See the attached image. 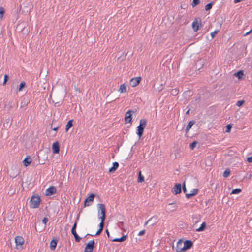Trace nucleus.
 Here are the masks:
<instances>
[{
    "label": "nucleus",
    "instance_id": "nucleus-1",
    "mask_svg": "<svg viewBox=\"0 0 252 252\" xmlns=\"http://www.w3.org/2000/svg\"><path fill=\"white\" fill-rule=\"evenodd\" d=\"M41 199L40 196L37 194H34L31 197L29 202L30 206L31 208H38L41 203Z\"/></svg>",
    "mask_w": 252,
    "mask_h": 252
},
{
    "label": "nucleus",
    "instance_id": "nucleus-2",
    "mask_svg": "<svg viewBox=\"0 0 252 252\" xmlns=\"http://www.w3.org/2000/svg\"><path fill=\"white\" fill-rule=\"evenodd\" d=\"M98 216L99 219H106V209L105 204H98Z\"/></svg>",
    "mask_w": 252,
    "mask_h": 252
},
{
    "label": "nucleus",
    "instance_id": "nucleus-3",
    "mask_svg": "<svg viewBox=\"0 0 252 252\" xmlns=\"http://www.w3.org/2000/svg\"><path fill=\"white\" fill-rule=\"evenodd\" d=\"M79 214L78 215L76 220L72 227V229L71 230V232L72 234L73 235L74 237V239L75 242H79L81 239V238L79 236L78 234L76 232V228H77V221L79 220Z\"/></svg>",
    "mask_w": 252,
    "mask_h": 252
},
{
    "label": "nucleus",
    "instance_id": "nucleus-4",
    "mask_svg": "<svg viewBox=\"0 0 252 252\" xmlns=\"http://www.w3.org/2000/svg\"><path fill=\"white\" fill-rule=\"evenodd\" d=\"M202 27L201 19L200 18H195L192 23V28L195 32H197Z\"/></svg>",
    "mask_w": 252,
    "mask_h": 252
},
{
    "label": "nucleus",
    "instance_id": "nucleus-5",
    "mask_svg": "<svg viewBox=\"0 0 252 252\" xmlns=\"http://www.w3.org/2000/svg\"><path fill=\"white\" fill-rule=\"evenodd\" d=\"M95 247V243L94 240H92L86 244L84 252H93Z\"/></svg>",
    "mask_w": 252,
    "mask_h": 252
},
{
    "label": "nucleus",
    "instance_id": "nucleus-6",
    "mask_svg": "<svg viewBox=\"0 0 252 252\" xmlns=\"http://www.w3.org/2000/svg\"><path fill=\"white\" fill-rule=\"evenodd\" d=\"M96 194L92 193L85 199L84 202V207L91 205L94 201Z\"/></svg>",
    "mask_w": 252,
    "mask_h": 252
},
{
    "label": "nucleus",
    "instance_id": "nucleus-7",
    "mask_svg": "<svg viewBox=\"0 0 252 252\" xmlns=\"http://www.w3.org/2000/svg\"><path fill=\"white\" fill-rule=\"evenodd\" d=\"M134 111L133 110L130 109L127 111L125 114V124L127 123H132V114L134 113Z\"/></svg>",
    "mask_w": 252,
    "mask_h": 252
},
{
    "label": "nucleus",
    "instance_id": "nucleus-8",
    "mask_svg": "<svg viewBox=\"0 0 252 252\" xmlns=\"http://www.w3.org/2000/svg\"><path fill=\"white\" fill-rule=\"evenodd\" d=\"M205 63V60L203 58H200L195 63L193 67V70H200L204 66Z\"/></svg>",
    "mask_w": 252,
    "mask_h": 252
},
{
    "label": "nucleus",
    "instance_id": "nucleus-9",
    "mask_svg": "<svg viewBox=\"0 0 252 252\" xmlns=\"http://www.w3.org/2000/svg\"><path fill=\"white\" fill-rule=\"evenodd\" d=\"M26 25H27V24L25 22H21V23L18 24L17 26V29L20 30L21 32H22V33L25 35H28L29 32V29H27L26 32H24V31L25 30V29H26Z\"/></svg>",
    "mask_w": 252,
    "mask_h": 252
},
{
    "label": "nucleus",
    "instance_id": "nucleus-10",
    "mask_svg": "<svg viewBox=\"0 0 252 252\" xmlns=\"http://www.w3.org/2000/svg\"><path fill=\"white\" fill-rule=\"evenodd\" d=\"M171 192L174 195L180 194L182 192V185L181 183H175Z\"/></svg>",
    "mask_w": 252,
    "mask_h": 252
},
{
    "label": "nucleus",
    "instance_id": "nucleus-11",
    "mask_svg": "<svg viewBox=\"0 0 252 252\" xmlns=\"http://www.w3.org/2000/svg\"><path fill=\"white\" fill-rule=\"evenodd\" d=\"M15 242L17 249H19L18 247H20V248H22V245L24 243V239L22 236H17L15 238Z\"/></svg>",
    "mask_w": 252,
    "mask_h": 252
},
{
    "label": "nucleus",
    "instance_id": "nucleus-12",
    "mask_svg": "<svg viewBox=\"0 0 252 252\" xmlns=\"http://www.w3.org/2000/svg\"><path fill=\"white\" fill-rule=\"evenodd\" d=\"M57 192V189L55 186H50L45 191V195L49 196L55 194Z\"/></svg>",
    "mask_w": 252,
    "mask_h": 252
},
{
    "label": "nucleus",
    "instance_id": "nucleus-13",
    "mask_svg": "<svg viewBox=\"0 0 252 252\" xmlns=\"http://www.w3.org/2000/svg\"><path fill=\"white\" fill-rule=\"evenodd\" d=\"M142 80L141 77H133L130 81V85L132 87L137 86L140 83Z\"/></svg>",
    "mask_w": 252,
    "mask_h": 252
},
{
    "label": "nucleus",
    "instance_id": "nucleus-14",
    "mask_svg": "<svg viewBox=\"0 0 252 252\" xmlns=\"http://www.w3.org/2000/svg\"><path fill=\"white\" fill-rule=\"evenodd\" d=\"M193 246V242L190 240H186L184 241V249L185 252Z\"/></svg>",
    "mask_w": 252,
    "mask_h": 252
},
{
    "label": "nucleus",
    "instance_id": "nucleus-15",
    "mask_svg": "<svg viewBox=\"0 0 252 252\" xmlns=\"http://www.w3.org/2000/svg\"><path fill=\"white\" fill-rule=\"evenodd\" d=\"M52 150L53 154H59L60 150V145L59 141L54 142L52 146Z\"/></svg>",
    "mask_w": 252,
    "mask_h": 252
},
{
    "label": "nucleus",
    "instance_id": "nucleus-16",
    "mask_svg": "<svg viewBox=\"0 0 252 252\" xmlns=\"http://www.w3.org/2000/svg\"><path fill=\"white\" fill-rule=\"evenodd\" d=\"M184 249V241L182 239H180L177 243L176 247V251L177 252H185Z\"/></svg>",
    "mask_w": 252,
    "mask_h": 252
},
{
    "label": "nucleus",
    "instance_id": "nucleus-17",
    "mask_svg": "<svg viewBox=\"0 0 252 252\" xmlns=\"http://www.w3.org/2000/svg\"><path fill=\"white\" fill-rule=\"evenodd\" d=\"M59 239L57 237H54L50 243V248L51 250H55L56 248Z\"/></svg>",
    "mask_w": 252,
    "mask_h": 252
},
{
    "label": "nucleus",
    "instance_id": "nucleus-18",
    "mask_svg": "<svg viewBox=\"0 0 252 252\" xmlns=\"http://www.w3.org/2000/svg\"><path fill=\"white\" fill-rule=\"evenodd\" d=\"M195 124V121L194 120H191L188 123L186 126V129H185V136L186 137H188V133L189 132V130L191 128L192 126Z\"/></svg>",
    "mask_w": 252,
    "mask_h": 252
},
{
    "label": "nucleus",
    "instance_id": "nucleus-19",
    "mask_svg": "<svg viewBox=\"0 0 252 252\" xmlns=\"http://www.w3.org/2000/svg\"><path fill=\"white\" fill-rule=\"evenodd\" d=\"M55 101L53 100V102L55 103V106H60L63 101V97L59 98L58 95H57L54 98Z\"/></svg>",
    "mask_w": 252,
    "mask_h": 252
},
{
    "label": "nucleus",
    "instance_id": "nucleus-20",
    "mask_svg": "<svg viewBox=\"0 0 252 252\" xmlns=\"http://www.w3.org/2000/svg\"><path fill=\"white\" fill-rule=\"evenodd\" d=\"M32 162V158L29 155H27L23 161V165L25 167L29 166Z\"/></svg>",
    "mask_w": 252,
    "mask_h": 252
},
{
    "label": "nucleus",
    "instance_id": "nucleus-21",
    "mask_svg": "<svg viewBox=\"0 0 252 252\" xmlns=\"http://www.w3.org/2000/svg\"><path fill=\"white\" fill-rule=\"evenodd\" d=\"M233 75L236 77H237L239 80H241L244 79L245 74L243 70H240L235 72Z\"/></svg>",
    "mask_w": 252,
    "mask_h": 252
},
{
    "label": "nucleus",
    "instance_id": "nucleus-22",
    "mask_svg": "<svg viewBox=\"0 0 252 252\" xmlns=\"http://www.w3.org/2000/svg\"><path fill=\"white\" fill-rule=\"evenodd\" d=\"M199 189H193V190L191 191V193H188L186 194V197L187 199H190L191 197L195 196L198 192Z\"/></svg>",
    "mask_w": 252,
    "mask_h": 252
},
{
    "label": "nucleus",
    "instance_id": "nucleus-23",
    "mask_svg": "<svg viewBox=\"0 0 252 252\" xmlns=\"http://www.w3.org/2000/svg\"><path fill=\"white\" fill-rule=\"evenodd\" d=\"M144 128L141 127V126H138L136 129V134L139 137V139H140L141 137L143 136L144 131Z\"/></svg>",
    "mask_w": 252,
    "mask_h": 252
},
{
    "label": "nucleus",
    "instance_id": "nucleus-24",
    "mask_svg": "<svg viewBox=\"0 0 252 252\" xmlns=\"http://www.w3.org/2000/svg\"><path fill=\"white\" fill-rule=\"evenodd\" d=\"M127 238V235H123L121 237L119 238H115L113 239H111V241L113 242H122L125 241Z\"/></svg>",
    "mask_w": 252,
    "mask_h": 252
},
{
    "label": "nucleus",
    "instance_id": "nucleus-25",
    "mask_svg": "<svg viewBox=\"0 0 252 252\" xmlns=\"http://www.w3.org/2000/svg\"><path fill=\"white\" fill-rule=\"evenodd\" d=\"M73 119L69 120L65 126V131L67 132L69 129L73 126Z\"/></svg>",
    "mask_w": 252,
    "mask_h": 252
},
{
    "label": "nucleus",
    "instance_id": "nucleus-26",
    "mask_svg": "<svg viewBox=\"0 0 252 252\" xmlns=\"http://www.w3.org/2000/svg\"><path fill=\"white\" fill-rule=\"evenodd\" d=\"M119 163L117 162H114L113 163V166L110 167L109 169V172L110 173L114 172L118 168Z\"/></svg>",
    "mask_w": 252,
    "mask_h": 252
},
{
    "label": "nucleus",
    "instance_id": "nucleus-27",
    "mask_svg": "<svg viewBox=\"0 0 252 252\" xmlns=\"http://www.w3.org/2000/svg\"><path fill=\"white\" fill-rule=\"evenodd\" d=\"M168 206H172L170 208H168L169 211L171 212L176 211L178 209V206L175 203H170Z\"/></svg>",
    "mask_w": 252,
    "mask_h": 252
},
{
    "label": "nucleus",
    "instance_id": "nucleus-28",
    "mask_svg": "<svg viewBox=\"0 0 252 252\" xmlns=\"http://www.w3.org/2000/svg\"><path fill=\"white\" fill-rule=\"evenodd\" d=\"M119 91L121 93H126L127 92L126 85L125 83L121 84L119 89Z\"/></svg>",
    "mask_w": 252,
    "mask_h": 252
},
{
    "label": "nucleus",
    "instance_id": "nucleus-29",
    "mask_svg": "<svg viewBox=\"0 0 252 252\" xmlns=\"http://www.w3.org/2000/svg\"><path fill=\"white\" fill-rule=\"evenodd\" d=\"M14 105V103L13 100L9 102L8 104H5V108L7 109V111L10 110V109L13 107Z\"/></svg>",
    "mask_w": 252,
    "mask_h": 252
},
{
    "label": "nucleus",
    "instance_id": "nucleus-30",
    "mask_svg": "<svg viewBox=\"0 0 252 252\" xmlns=\"http://www.w3.org/2000/svg\"><path fill=\"white\" fill-rule=\"evenodd\" d=\"M206 227V222H203L200 225V226L196 229V231L197 232H201V231H203L204 230H205V228Z\"/></svg>",
    "mask_w": 252,
    "mask_h": 252
},
{
    "label": "nucleus",
    "instance_id": "nucleus-31",
    "mask_svg": "<svg viewBox=\"0 0 252 252\" xmlns=\"http://www.w3.org/2000/svg\"><path fill=\"white\" fill-rule=\"evenodd\" d=\"M137 182L138 183H142L144 182V177L142 175L141 171L138 172Z\"/></svg>",
    "mask_w": 252,
    "mask_h": 252
},
{
    "label": "nucleus",
    "instance_id": "nucleus-32",
    "mask_svg": "<svg viewBox=\"0 0 252 252\" xmlns=\"http://www.w3.org/2000/svg\"><path fill=\"white\" fill-rule=\"evenodd\" d=\"M147 121L146 119H142L140 120L139 126H141L145 128L147 125Z\"/></svg>",
    "mask_w": 252,
    "mask_h": 252
},
{
    "label": "nucleus",
    "instance_id": "nucleus-33",
    "mask_svg": "<svg viewBox=\"0 0 252 252\" xmlns=\"http://www.w3.org/2000/svg\"><path fill=\"white\" fill-rule=\"evenodd\" d=\"M26 87V83L25 81H22L18 87L19 92H21L23 89Z\"/></svg>",
    "mask_w": 252,
    "mask_h": 252
},
{
    "label": "nucleus",
    "instance_id": "nucleus-34",
    "mask_svg": "<svg viewBox=\"0 0 252 252\" xmlns=\"http://www.w3.org/2000/svg\"><path fill=\"white\" fill-rule=\"evenodd\" d=\"M40 225H41V223H39V226H38V228H36V226H35V230L36 231H38L39 232H42L45 230V228L46 227V226H45V225L40 226Z\"/></svg>",
    "mask_w": 252,
    "mask_h": 252
},
{
    "label": "nucleus",
    "instance_id": "nucleus-35",
    "mask_svg": "<svg viewBox=\"0 0 252 252\" xmlns=\"http://www.w3.org/2000/svg\"><path fill=\"white\" fill-rule=\"evenodd\" d=\"M213 4H214V2H213V1H211V2L207 3L205 6V10L208 11H209L210 10H211L212 8Z\"/></svg>",
    "mask_w": 252,
    "mask_h": 252
},
{
    "label": "nucleus",
    "instance_id": "nucleus-36",
    "mask_svg": "<svg viewBox=\"0 0 252 252\" xmlns=\"http://www.w3.org/2000/svg\"><path fill=\"white\" fill-rule=\"evenodd\" d=\"M192 219L193 222L197 223L200 220V215H193L192 217Z\"/></svg>",
    "mask_w": 252,
    "mask_h": 252
},
{
    "label": "nucleus",
    "instance_id": "nucleus-37",
    "mask_svg": "<svg viewBox=\"0 0 252 252\" xmlns=\"http://www.w3.org/2000/svg\"><path fill=\"white\" fill-rule=\"evenodd\" d=\"M170 92L171 95L173 96H176L179 94V89L177 88L171 89Z\"/></svg>",
    "mask_w": 252,
    "mask_h": 252
},
{
    "label": "nucleus",
    "instance_id": "nucleus-38",
    "mask_svg": "<svg viewBox=\"0 0 252 252\" xmlns=\"http://www.w3.org/2000/svg\"><path fill=\"white\" fill-rule=\"evenodd\" d=\"M100 220V223L99 224V229L103 230L105 225V220L106 219H99Z\"/></svg>",
    "mask_w": 252,
    "mask_h": 252
},
{
    "label": "nucleus",
    "instance_id": "nucleus-39",
    "mask_svg": "<svg viewBox=\"0 0 252 252\" xmlns=\"http://www.w3.org/2000/svg\"><path fill=\"white\" fill-rule=\"evenodd\" d=\"M232 126H233V124H229L227 125L225 127V132L227 133H229L231 130V128H232Z\"/></svg>",
    "mask_w": 252,
    "mask_h": 252
},
{
    "label": "nucleus",
    "instance_id": "nucleus-40",
    "mask_svg": "<svg viewBox=\"0 0 252 252\" xmlns=\"http://www.w3.org/2000/svg\"><path fill=\"white\" fill-rule=\"evenodd\" d=\"M230 173H231L230 170L229 168H227L224 171V172L223 173V176L224 178H227V177H228L230 175Z\"/></svg>",
    "mask_w": 252,
    "mask_h": 252
},
{
    "label": "nucleus",
    "instance_id": "nucleus-41",
    "mask_svg": "<svg viewBox=\"0 0 252 252\" xmlns=\"http://www.w3.org/2000/svg\"><path fill=\"white\" fill-rule=\"evenodd\" d=\"M242 189L240 188H236L233 189L231 191V194H239L241 192Z\"/></svg>",
    "mask_w": 252,
    "mask_h": 252
},
{
    "label": "nucleus",
    "instance_id": "nucleus-42",
    "mask_svg": "<svg viewBox=\"0 0 252 252\" xmlns=\"http://www.w3.org/2000/svg\"><path fill=\"white\" fill-rule=\"evenodd\" d=\"M198 143V141H193L192 143L189 144V148L191 150H193L196 146L197 144Z\"/></svg>",
    "mask_w": 252,
    "mask_h": 252
},
{
    "label": "nucleus",
    "instance_id": "nucleus-43",
    "mask_svg": "<svg viewBox=\"0 0 252 252\" xmlns=\"http://www.w3.org/2000/svg\"><path fill=\"white\" fill-rule=\"evenodd\" d=\"M200 2V0H193L191 2V6L192 7H195L197 5H198Z\"/></svg>",
    "mask_w": 252,
    "mask_h": 252
},
{
    "label": "nucleus",
    "instance_id": "nucleus-44",
    "mask_svg": "<svg viewBox=\"0 0 252 252\" xmlns=\"http://www.w3.org/2000/svg\"><path fill=\"white\" fill-rule=\"evenodd\" d=\"M9 79V76L8 74H5L4 76V81L2 83L3 85H6L7 84V81Z\"/></svg>",
    "mask_w": 252,
    "mask_h": 252
},
{
    "label": "nucleus",
    "instance_id": "nucleus-45",
    "mask_svg": "<svg viewBox=\"0 0 252 252\" xmlns=\"http://www.w3.org/2000/svg\"><path fill=\"white\" fill-rule=\"evenodd\" d=\"M182 190H183V191L184 192V193H185V194H187V189L186 187L185 181H184L182 185Z\"/></svg>",
    "mask_w": 252,
    "mask_h": 252
},
{
    "label": "nucleus",
    "instance_id": "nucleus-46",
    "mask_svg": "<svg viewBox=\"0 0 252 252\" xmlns=\"http://www.w3.org/2000/svg\"><path fill=\"white\" fill-rule=\"evenodd\" d=\"M245 103V101L244 100H239L236 103L237 106L240 107L242 106Z\"/></svg>",
    "mask_w": 252,
    "mask_h": 252
},
{
    "label": "nucleus",
    "instance_id": "nucleus-47",
    "mask_svg": "<svg viewBox=\"0 0 252 252\" xmlns=\"http://www.w3.org/2000/svg\"><path fill=\"white\" fill-rule=\"evenodd\" d=\"M102 231H103V230H102V229H99H99H98V230L97 231L96 233L95 234H94V235H91V236H95L99 235H100V234H101V233H102ZM89 235H90V234H87V235H86L85 236V237L86 236Z\"/></svg>",
    "mask_w": 252,
    "mask_h": 252
},
{
    "label": "nucleus",
    "instance_id": "nucleus-48",
    "mask_svg": "<svg viewBox=\"0 0 252 252\" xmlns=\"http://www.w3.org/2000/svg\"><path fill=\"white\" fill-rule=\"evenodd\" d=\"M5 13V9L3 7H0V19H2Z\"/></svg>",
    "mask_w": 252,
    "mask_h": 252
},
{
    "label": "nucleus",
    "instance_id": "nucleus-49",
    "mask_svg": "<svg viewBox=\"0 0 252 252\" xmlns=\"http://www.w3.org/2000/svg\"><path fill=\"white\" fill-rule=\"evenodd\" d=\"M219 32V30H216L213 32L211 33V36L212 39H213L216 35V34Z\"/></svg>",
    "mask_w": 252,
    "mask_h": 252
},
{
    "label": "nucleus",
    "instance_id": "nucleus-50",
    "mask_svg": "<svg viewBox=\"0 0 252 252\" xmlns=\"http://www.w3.org/2000/svg\"><path fill=\"white\" fill-rule=\"evenodd\" d=\"M48 220H49L48 218L46 217H45L43 219L42 221V223L44 224V225L46 226V224H47V222L48 221Z\"/></svg>",
    "mask_w": 252,
    "mask_h": 252
},
{
    "label": "nucleus",
    "instance_id": "nucleus-51",
    "mask_svg": "<svg viewBox=\"0 0 252 252\" xmlns=\"http://www.w3.org/2000/svg\"><path fill=\"white\" fill-rule=\"evenodd\" d=\"M29 102H23V101H22L21 103V106H20V107L21 108H23V107H24L26 106H27Z\"/></svg>",
    "mask_w": 252,
    "mask_h": 252
},
{
    "label": "nucleus",
    "instance_id": "nucleus-52",
    "mask_svg": "<svg viewBox=\"0 0 252 252\" xmlns=\"http://www.w3.org/2000/svg\"><path fill=\"white\" fill-rule=\"evenodd\" d=\"M146 230L145 229L139 231L138 233L139 236H143L145 234Z\"/></svg>",
    "mask_w": 252,
    "mask_h": 252
},
{
    "label": "nucleus",
    "instance_id": "nucleus-53",
    "mask_svg": "<svg viewBox=\"0 0 252 252\" xmlns=\"http://www.w3.org/2000/svg\"><path fill=\"white\" fill-rule=\"evenodd\" d=\"M201 99V95L200 94H198L197 96L195 98V100L196 101H199V100Z\"/></svg>",
    "mask_w": 252,
    "mask_h": 252
},
{
    "label": "nucleus",
    "instance_id": "nucleus-54",
    "mask_svg": "<svg viewBox=\"0 0 252 252\" xmlns=\"http://www.w3.org/2000/svg\"><path fill=\"white\" fill-rule=\"evenodd\" d=\"M247 161L249 163H251V162H252V156L248 157L247 158Z\"/></svg>",
    "mask_w": 252,
    "mask_h": 252
},
{
    "label": "nucleus",
    "instance_id": "nucleus-55",
    "mask_svg": "<svg viewBox=\"0 0 252 252\" xmlns=\"http://www.w3.org/2000/svg\"><path fill=\"white\" fill-rule=\"evenodd\" d=\"M124 222H122V221L119 222L118 223V226L121 228V227L124 226Z\"/></svg>",
    "mask_w": 252,
    "mask_h": 252
},
{
    "label": "nucleus",
    "instance_id": "nucleus-56",
    "mask_svg": "<svg viewBox=\"0 0 252 252\" xmlns=\"http://www.w3.org/2000/svg\"><path fill=\"white\" fill-rule=\"evenodd\" d=\"M59 128H60V126H57V127L52 128V130L57 132L59 130Z\"/></svg>",
    "mask_w": 252,
    "mask_h": 252
},
{
    "label": "nucleus",
    "instance_id": "nucleus-57",
    "mask_svg": "<svg viewBox=\"0 0 252 252\" xmlns=\"http://www.w3.org/2000/svg\"><path fill=\"white\" fill-rule=\"evenodd\" d=\"M249 224L251 228H252V218L249 220Z\"/></svg>",
    "mask_w": 252,
    "mask_h": 252
},
{
    "label": "nucleus",
    "instance_id": "nucleus-58",
    "mask_svg": "<svg viewBox=\"0 0 252 252\" xmlns=\"http://www.w3.org/2000/svg\"><path fill=\"white\" fill-rule=\"evenodd\" d=\"M105 232H106V233L107 234V235L108 237L109 238H110V233H109V232L108 230L107 229H106L105 230Z\"/></svg>",
    "mask_w": 252,
    "mask_h": 252
},
{
    "label": "nucleus",
    "instance_id": "nucleus-59",
    "mask_svg": "<svg viewBox=\"0 0 252 252\" xmlns=\"http://www.w3.org/2000/svg\"><path fill=\"white\" fill-rule=\"evenodd\" d=\"M152 220V218H151L150 219H149V220H148L144 224V225H147L149 222H150Z\"/></svg>",
    "mask_w": 252,
    "mask_h": 252
},
{
    "label": "nucleus",
    "instance_id": "nucleus-60",
    "mask_svg": "<svg viewBox=\"0 0 252 252\" xmlns=\"http://www.w3.org/2000/svg\"><path fill=\"white\" fill-rule=\"evenodd\" d=\"M190 109H189L186 112V114L187 115H189V113H190Z\"/></svg>",
    "mask_w": 252,
    "mask_h": 252
},
{
    "label": "nucleus",
    "instance_id": "nucleus-61",
    "mask_svg": "<svg viewBox=\"0 0 252 252\" xmlns=\"http://www.w3.org/2000/svg\"><path fill=\"white\" fill-rule=\"evenodd\" d=\"M252 32V30H250L249 32H247V33L245 34V35H248V34H250L251 32Z\"/></svg>",
    "mask_w": 252,
    "mask_h": 252
},
{
    "label": "nucleus",
    "instance_id": "nucleus-62",
    "mask_svg": "<svg viewBox=\"0 0 252 252\" xmlns=\"http://www.w3.org/2000/svg\"><path fill=\"white\" fill-rule=\"evenodd\" d=\"M209 201H210V200H208V201L205 202V204H206V205H208V204L209 203Z\"/></svg>",
    "mask_w": 252,
    "mask_h": 252
},
{
    "label": "nucleus",
    "instance_id": "nucleus-63",
    "mask_svg": "<svg viewBox=\"0 0 252 252\" xmlns=\"http://www.w3.org/2000/svg\"><path fill=\"white\" fill-rule=\"evenodd\" d=\"M251 176H252V175H251V174H250V175H249L248 177V179H250V178H251Z\"/></svg>",
    "mask_w": 252,
    "mask_h": 252
},
{
    "label": "nucleus",
    "instance_id": "nucleus-64",
    "mask_svg": "<svg viewBox=\"0 0 252 252\" xmlns=\"http://www.w3.org/2000/svg\"><path fill=\"white\" fill-rule=\"evenodd\" d=\"M27 29V28H26L25 30L24 31V32H26V29Z\"/></svg>",
    "mask_w": 252,
    "mask_h": 252
}]
</instances>
